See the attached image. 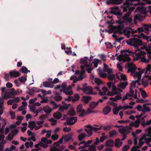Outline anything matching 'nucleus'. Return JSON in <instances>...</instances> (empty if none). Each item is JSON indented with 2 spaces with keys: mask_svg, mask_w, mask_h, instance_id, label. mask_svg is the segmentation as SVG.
<instances>
[{
  "mask_svg": "<svg viewBox=\"0 0 151 151\" xmlns=\"http://www.w3.org/2000/svg\"><path fill=\"white\" fill-rule=\"evenodd\" d=\"M1 96L3 99H7L10 98V95H16L15 90L14 88L7 89L6 87H3L1 89Z\"/></svg>",
  "mask_w": 151,
  "mask_h": 151,
  "instance_id": "f257e3e1",
  "label": "nucleus"
},
{
  "mask_svg": "<svg viewBox=\"0 0 151 151\" xmlns=\"http://www.w3.org/2000/svg\"><path fill=\"white\" fill-rule=\"evenodd\" d=\"M137 9L142 12V14L135 15L134 19V21H142L144 20L145 18L147 13L146 8L145 7H138L137 8Z\"/></svg>",
  "mask_w": 151,
  "mask_h": 151,
  "instance_id": "f03ea898",
  "label": "nucleus"
},
{
  "mask_svg": "<svg viewBox=\"0 0 151 151\" xmlns=\"http://www.w3.org/2000/svg\"><path fill=\"white\" fill-rule=\"evenodd\" d=\"M136 57V60H138L139 59H141V61L145 63H148L149 62V60H147L145 58V55L146 54L145 52L143 51L140 50H137L135 52Z\"/></svg>",
  "mask_w": 151,
  "mask_h": 151,
  "instance_id": "7ed1b4c3",
  "label": "nucleus"
},
{
  "mask_svg": "<svg viewBox=\"0 0 151 151\" xmlns=\"http://www.w3.org/2000/svg\"><path fill=\"white\" fill-rule=\"evenodd\" d=\"M127 43L131 46H133L136 47H137L139 46L142 45V41L135 38H133L126 41Z\"/></svg>",
  "mask_w": 151,
  "mask_h": 151,
  "instance_id": "20e7f679",
  "label": "nucleus"
},
{
  "mask_svg": "<svg viewBox=\"0 0 151 151\" xmlns=\"http://www.w3.org/2000/svg\"><path fill=\"white\" fill-rule=\"evenodd\" d=\"M103 127V126H101L99 128H96L93 127L90 125H88L86 126L85 127L87 128L85 129L84 130L88 134H89V136H88V137H89L91 136L92 134L93 131L96 132L98 130H101Z\"/></svg>",
  "mask_w": 151,
  "mask_h": 151,
  "instance_id": "39448f33",
  "label": "nucleus"
},
{
  "mask_svg": "<svg viewBox=\"0 0 151 151\" xmlns=\"http://www.w3.org/2000/svg\"><path fill=\"white\" fill-rule=\"evenodd\" d=\"M80 62L83 65L85 68H86V71L89 73H91L93 70V68H91L92 64H88V60L82 58L80 59Z\"/></svg>",
  "mask_w": 151,
  "mask_h": 151,
  "instance_id": "423d86ee",
  "label": "nucleus"
},
{
  "mask_svg": "<svg viewBox=\"0 0 151 151\" xmlns=\"http://www.w3.org/2000/svg\"><path fill=\"white\" fill-rule=\"evenodd\" d=\"M83 87L81 88L84 93H86L87 94L90 95L91 94L93 93L92 91L93 90L92 87L90 86H88L87 84L86 83H84L83 84Z\"/></svg>",
  "mask_w": 151,
  "mask_h": 151,
  "instance_id": "0eeeda50",
  "label": "nucleus"
},
{
  "mask_svg": "<svg viewBox=\"0 0 151 151\" xmlns=\"http://www.w3.org/2000/svg\"><path fill=\"white\" fill-rule=\"evenodd\" d=\"M146 132L147 133V134H145L143 135L142 137V139H145L146 140V142L148 144L151 141V138H147V136H149L151 137V126L148 128L146 130Z\"/></svg>",
  "mask_w": 151,
  "mask_h": 151,
  "instance_id": "6e6552de",
  "label": "nucleus"
},
{
  "mask_svg": "<svg viewBox=\"0 0 151 151\" xmlns=\"http://www.w3.org/2000/svg\"><path fill=\"white\" fill-rule=\"evenodd\" d=\"M119 8L118 6H116L113 7L110 11V12L112 14L118 16L117 18L122 19L123 14L122 12H119L117 11L119 10Z\"/></svg>",
  "mask_w": 151,
  "mask_h": 151,
  "instance_id": "1a4fd4ad",
  "label": "nucleus"
},
{
  "mask_svg": "<svg viewBox=\"0 0 151 151\" xmlns=\"http://www.w3.org/2000/svg\"><path fill=\"white\" fill-rule=\"evenodd\" d=\"M76 111L78 113H80V116L81 117L83 116L86 114V111L85 109H83V105L82 104H80L77 106Z\"/></svg>",
  "mask_w": 151,
  "mask_h": 151,
  "instance_id": "9d476101",
  "label": "nucleus"
},
{
  "mask_svg": "<svg viewBox=\"0 0 151 151\" xmlns=\"http://www.w3.org/2000/svg\"><path fill=\"white\" fill-rule=\"evenodd\" d=\"M128 67L129 69L127 72L128 73L131 72L132 75L134 73L135 70L137 68L135 65L133 64L132 63L129 64L128 65Z\"/></svg>",
  "mask_w": 151,
  "mask_h": 151,
  "instance_id": "9b49d317",
  "label": "nucleus"
},
{
  "mask_svg": "<svg viewBox=\"0 0 151 151\" xmlns=\"http://www.w3.org/2000/svg\"><path fill=\"white\" fill-rule=\"evenodd\" d=\"M124 27V26L123 24L119 25L117 27L115 26V29L113 32V33L115 34L119 33L120 35L122 34V30Z\"/></svg>",
  "mask_w": 151,
  "mask_h": 151,
  "instance_id": "f8f14e48",
  "label": "nucleus"
},
{
  "mask_svg": "<svg viewBox=\"0 0 151 151\" xmlns=\"http://www.w3.org/2000/svg\"><path fill=\"white\" fill-rule=\"evenodd\" d=\"M123 0H107L106 3L108 5L110 4L118 5L122 3Z\"/></svg>",
  "mask_w": 151,
  "mask_h": 151,
  "instance_id": "ddd939ff",
  "label": "nucleus"
},
{
  "mask_svg": "<svg viewBox=\"0 0 151 151\" xmlns=\"http://www.w3.org/2000/svg\"><path fill=\"white\" fill-rule=\"evenodd\" d=\"M140 124L139 119H137L134 122H132L130 123L129 129H132V127L134 126L135 128H137L139 126Z\"/></svg>",
  "mask_w": 151,
  "mask_h": 151,
  "instance_id": "4468645a",
  "label": "nucleus"
},
{
  "mask_svg": "<svg viewBox=\"0 0 151 151\" xmlns=\"http://www.w3.org/2000/svg\"><path fill=\"white\" fill-rule=\"evenodd\" d=\"M52 80V79H49V81L48 82L47 81L44 82L43 83V86L46 88H53L54 86L53 85H52V83L50 81Z\"/></svg>",
  "mask_w": 151,
  "mask_h": 151,
  "instance_id": "2eb2a0df",
  "label": "nucleus"
},
{
  "mask_svg": "<svg viewBox=\"0 0 151 151\" xmlns=\"http://www.w3.org/2000/svg\"><path fill=\"white\" fill-rule=\"evenodd\" d=\"M65 146L62 145L58 147H52L50 149V151H62L65 148Z\"/></svg>",
  "mask_w": 151,
  "mask_h": 151,
  "instance_id": "dca6fc26",
  "label": "nucleus"
},
{
  "mask_svg": "<svg viewBox=\"0 0 151 151\" xmlns=\"http://www.w3.org/2000/svg\"><path fill=\"white\" fill-rule=\"evenodd\" d=\"M125 51H126L128 53H130V54H133L132 51H129V50H127L126 51H125L124 50H121V54H120L119 56H118L117 58V60H121L122 59H123L124 58V55L122 54V53Z\"/></svg>",
  "mask_w": 151,
  "mask_h": 151,
  "instance_id": "f3484780",
  "label": "nucleus"
},
{
  "mask_svg": "<svg viewBox=\"0 0 151 151\" xmlns=\"http://www.w3.org/2000/svg\"><path fill=\"white\" fill-rule=\"evenodd\" d=\"M20 73L18 71L12 70L9 72V76L12 77H16L20 76Z\"/></svg>",
  "mask_w": 151,
  "mask_h": 151,
  "instance_id": "a211bd4d",
  "label": "nucleus"
},
{
  "mask_svg": "<svg viewBox=\"0 0 151 151\" xmlns=\"http://www.w3.org/2000/svg\"><path fill=\"white\" fill-rule=\"evenodd\" d=\"M107 85L109 88H110L112 86V90L113 91L116 92L117 90V88L113 82H109L107 83Z\"/></svg>",
  "mask_w": 151,
  "mask_h": 151,
  "instance_id": "6ab92c4d",
  "label": "nucleus"
},
{
  "mask_svg": "<svg viewBox=\"0 0 151 151\" xmlns=\"http://www.w3.org/2000/svg\"><path fill=\"white\" fill-rule=\"evenodd\" d=\"M111 107L109 106H106L103 109V113L105 115H106L110 112L111 110Z\"/></svg>",
  "mask_w": 151,
  "mask_h": 151,
  "instance_id": "aec40b11",
  "label": "nucleus"
},
{
  "mask_svg": "<svg viewBox=\"0 0 151 151\" xmlns=\"http://www.w3.org/2000/svg\"><path fill=\"white\" fill-rule=\"evenodd\" d=\"M128 83L127 82L125 81L120 83L118 85V87L122 89H124L126 86L128 85Z\"/></svg>",
  "mask_w": 151,
  "mask_h": 151,
  "instance_id": "412c9836",
  "label": "nucleus"
},
{
  "mask_svg": "<svg viewBox=\"0 0 151 151\" xmlns=\"http://www.w3.org/2000/svg\"><path fill=\"white\" fill-rule=\"evenodd\" d=\"M122 128H119L118 129V130L119 132L121 134L126 133V134H129V132L128 130L125 128V127H124L122 126Z\"/></svg>",
  "mask_w": 151,
  "mask_h": 151,
  "instance_id": "4be33fe9",
  "label": "nucleus"
},
{
  "mask_svg": "<svg viewBox=\"0 0 151 151\" xmlns=\"http://www.w3.org/2000/svg\"><path fill=\"white\" fill-rule=\"evenodd\" d=\"M134 76L135 78H137V79L136 80V81L138 82L140 81L142 77L141 72L139 71L138 72L136 73Z\"/></svg>",
  "mask_w": 151,
  "mask_h": 151,
  "instance_id": "5701e85b",
  "label": "nucleus"
},
{
  "mask_svg": "<svg viewBox=\"0 0 151 151\" xmlns=\"http://www.w3.org/2000/svg\"><path fill=\"white\" fill-rule=\"evenodd\" d=\"M53 116L55 118L57 119H60L62 116V114L59 111L54 113Z\"/></svg>",
  "mask_w": 151,
  "mask_h": 151,
  "instance_id": "b1692460",
  "label": "nucleus"
},
{
  "mask_svg": "<svg viewBox=\"0 0 151 151\" xmlns=\"http://www.w3.org/2000/svg\"><path fill=\"white\" fill-rule=\"evenodd\" d=\"M91 99L92 98L90 96H85L83 97L82 100L86 104H87Z\"/></svg>",
  "mask_w": 151,
  "mask_h": 151,
  "instance_id": "393cba45",
  "label": "nucleus"
},
{
  "mask_svg": "<svg viewBox=\"0 0 151 151\" xmlns=\"http://www.w3.org/2000/svg\"><path fill=\"white\" fill-rule=\"evenodd\" d=\"M73 136L72 134H66L64 135V139L65 142H68L71 140Z\"/></svg>",
  "mask_w": 151,
  "mask_h": 151,
  "instance_id": "a878e982",
  "label": "nucleus"
},
{
  "mask_svg": "<svg viewBox=\"0 0 151 151\" xmlns=\"http://www.w3.org/2000/svg\"><path fill=\"white\" fill-rule=\"evenodd\" d=\"M67 119L69 122L73 123L74 124L77 121V118L76 117H68Z\"/></svg>",
  "mask_w": 151,
  "mask_h": 151,
  "instance_id": "bb28decb",
  "label": "nucleus"
},
{
  "mask_svg": "<svg viewBox=\"0 0 151 151\" xmlns=\"http://www.w3.org/2000/svg\"><path fill=\"white\" fill-rule=\"evenodd\" d=\"M115 146L117 148H119L122 145V142H120V139L119 138H117L115 140Z\"/></svg>",
  "mask_w": 151,
  "mask_h": 151,
  "instance_id": "cd10ccee",
  "label": "nucleus"
},
{
  "mask_svg": "<svg viewBox=\"0 0 151 151\" xmlns=\"http://www.w3.org/2000/svg\"><path fill=\"white\" fill-rule=\"evenodd\" d=\"M124 29V28L122 29V34L124 33V35H126L127 38H129V37L130 33L131 32V31L130 30H127Z\"/></svg>",
  "mask_w": 151,
  "mask_h": 151,
  "instance_id": "c85d7f7f",
  "label": "nucleus"
},
{
  "mask_svg": "<svg viewBox=\"0 0 151 151\" xmlns=\"http://www.w3.org/2000/svg\"><path fill=\"white\" fill-rule=\"evenodd\" d=\"M43 109L44 112L46 113H50L52 110V109L48 106H44Z\"/></svg>",
  "mask_w": 151,
  "mask_h": 151,
  "instance_id": "c756f323",
  "label": "nucleus"
},
{
  "mask_svg": "<svg viewBox=\"0 0 151 151\" xmlns=\"http://www.w3.org/2000/svg\"><path fill=\"white\" fill-rule=\"evenodd\" d=\"M98 105V103L95 101H92L90 103L89 106L91 109H94Z\"/></svg>",
  "mask_w": 151,
  "mask_h": 151,
  "instance_id": "7c9ffc66",
  "label": "nucleus"
},
{
  "mask_svg": "<svg viewBox=\"0 0 151 151\" xmlns=\"http://www.w3.org/2000/svg\"><path fill=\"white\" fill-rule=\"evenodd\" d=\"M114 141L113 140H109L107 141L105 144V145L107 147H112L113 146Z\"/></svg>",
  "mask_w": 151,
  "mask_h": 151,
  "instance_id": "2f4dec72",
  "label": "nucleus"
},
{
  "mask_svg": "<svg viewBox=\"0 0 151 151\" xmlns=\"http://www.w3.org/2000/svg\"><path fill=\"white\" fill-rule=\"evenodd\" d=\"M42 142H44L46 144H51L52 141L51 140H48L45 137H42L41 139Z\"/></svg>",
  "mask_w": 151,
  "mask_h": 151,
  "instance_id": "473e14b6",
  "label": "nucleus"
},
{
  "mask_svg": "<svg viewBox=\"0 0 151 151\" xmlns=\"http://www.w3.org/2000/svg\"><path fill=\"white\" fill-rule=\"evenodd\" d=\"M86 136V134L85 133H83L78 136V138L79 141H81L85 138Z\"/></svg>",
  "mask_w": 151,
  "mask_h": 151,
  "instance_id": "72a5a7b5",
  "label": "nucleus"
},
{
  "mask_svg": "<svg viewBox=\"0 0 151 151\" xmlns=\"http://www.w3.org/2000/svg\"><path fill=\"white\" fill-rule=\"evenodd\" d=\"M142 84L146 88L148 86V81L147 80H145L144 79H142L141 80Z\"/></svg>",
  "mask_w": 151,
  "mask_h": 151,
  "instance_id": "f704fd0d",
  "label": "nucleus"
},
{
  "mask_svg": "<svg viewBox=\"0 0 151 151\" xmlns=\"http://www.w3.org/2000/svg\"><path fill=\"white\" fill-rule=\"evenodd\" d=\"M108 79L110 81H112L113 80H116L115 75L114 74L108 75Z\"/></svg>",
  "mask_w": 151,
  "mask_h": 151,
  "instance_id": "c9c22d12",
  "label": "nucleus"
},
{
  "mask_svg": "<svg viewBox=\"0 0 151 151\" xmlns=\"http://www.w3.org/2000/svg\"><path fill=\"white\" fill-rule=\"evenodd\" d=\"M4 104L3 101H2L0 102V119H1V116L3 113V107Z\"/></svg>",
  "mask_w": 151,
  "mask_h": 151,
  "instance_id": "e433bc0d",
  "label": "nucleus"
},
{
  "mask_svg": "<svg viewBox=\"0 0 151 151\" xmlns=\"http://www.w3.org/2000/svg\"><path fill=\"white\" fill-rule=\"evenodd\" d=\"M75 114L76 113L73 108H72L68 113V115L71 116H74Z\"/></svg>",
  "mask_w": 151,
  "mask_h": 151,
  "instance_id": "4c0bfd02",
  "label": "nucleus"
},
{
  "mask_svg": "<svg viewBox=\"0 0 151 151\" xmlns=\"http://www.w3.org/2000/svg\"><path fill=\"white\" fill-rule=\"evenodd\" d=\"M146 116H143L141 119H139L140 124L141 123L143 126H145L146 125V122L145 120V118Z\"/></svg>",
  "mask_w": 151,
  "mask_h": 151,
  "instance_id": "58836bf2",
  "label": "nucleus"
},
{
  "mask_svg": "<svg viewBox=\"0 0 151 151\" xmlns=\"http://www.w3.org/2000/svg\"><path fill=\"white\" fill-rule=\"evenodd\" d=\"M141 146L140 145L137 146H134L131 149V151H140V150L137 149V148L139 149Z\"/></svg>",
  "mask_w": 151,
  "mask_h": 151,
  "instance_id": "ea45409f",
  "label": "nucleus"
},
{
  "mask_svg": "<svg viewBox=\"0 0 151 151\" xmlns=\"http://www.w3.org/2000/svg\"><path fill=\"white\" fill-rule=\"evenodd\" d=\"M29 125L28 127H35L36 126L35 122L34 121H29L28 122Z\"/></svg>",
  "mask_w": 151,
  "mask_h": 151,
  "instance_id": "a19ab883",
  "label": "nucleus"
},
{
  "mask_svg": "<svg viewBox=\"0 0 151 151\" xmlns=\"http://www.w3.org/2000/svg\"><path fill=\"white\" fill-rule=\"evenodd\" d=\"M142 37L144 39H145L147 40H148L149 37L144 35L143 33H141L139 35H138L139 38H141Z\"/></svg>",
  "mask_w": 151,
  "mask_h": 151,
  "instance_id": "79ce46f5",
  "label": "nucleus"
},
{
  "mask_svg": "<svg viewBox=\"0 0 151 151\" xmlns=\"http://www.w3.org/2000/svg\"><path fill=\"white\" fill-rule=\"evenodd\" d=\"M20 71L22 73H27V68L24 66H22L20 69Z\"/></svg>",
  "mask_w": 151,
  "mask_h": 151,
  "instance_id": "37998d69",
  "label": "nucleus"
},
{
  "mask_svg": "<svg viewBox=\"0 0 151 151\" xmlns=\"http://www.w3.org/2000/svg\"><path fill=\"white\" fill-rule=\"evenodd\" d=\"M109 134H110L109 137H111L117 135V132L115 130H113L109 132Z\"/></svg>",
  "mask_w": 151,
  "mask_h": 151,
  "instance_id": "c03bdc74",
  "label": "nucleus"
},
{
  "mask_svg": "<svg viewBox=\"0 0 151 151\" xmlns=\"http://www.w3.org/2000/svg\"><path fill=\"white\" fill-rule=\"evenodd\" d=\"M110 29H109L108 31V32L109 34H111L113 33V32L115 29V26H111V27H110Z\"/></svg>",
  "mask_w": 151,
  "mask_h": 151,
  "instance_id": "a18cd8bd",
  "label": "nucleus"
},
{
  "mask_svg": "<svg viewBox=\"0 0 151 151\" xmlns=\"http://www.w3.org/2000/svg\"><path fill=\"white\" fill-rule=\"evenodd\" d=\"M56 94L57 96L55 98V100L57 101H61L62 99V96H59V93H56Z\"/></svg>",
  "mask_w": 151,
  "mask_h": 151,
  "instance_id": "49530a36",
  "label": "nucleus"
},
{
  "mask_svg": "<svg viewBox=\"0 0 151 151\" xmlns=\"http://www.w3.org/2000/svg\"><path fill=\"white\" fill-rule=\"evenodd\" d=\"M118 92H112L111 91H108L107 93V95L111 96H113L115 95H118Z\"/></svg>",
  "mask_w": 151,
  "mask_h": 151,
  "instance_id": "de8ad7c7",
  "label": "nucleus"
},
{
  "mask_svg": "<svg viewBox=\"0 0 151 151\" xmlns=\"http://www.w3.org/2000/svg\"><path fill=\"white\" fill-rule=\"evenodd\" d=\"M18 80L20 81L21 83H24L27 80L25 76H22L18 78Z\"/></svg>",
  "mask_w": 151,
  "mask_h": 151,
  "instance_id": "09e8293b",
  "label": "nucleus"
},
{
  "mask_svg": "<svg viewBox=\"0 0 151 151\" xmlns=\"http://www.w3.org/2000/svg\"><path fill=\"white\" fill-rule=\"evenodd\" d=\"M88 149L89 150V151H96V146L95 145L92 144L91 146H90Z\"/></svg>",
  "mask_w": 151,
  "mask_h": 151,
  "instance_id": "8fccbe9b",
  "label": "nucleus"
},
{
  "mask_svg": "<svg viewBox=\"0 0 151 151\" xmlns=\"http://www.w3.org/2000/svg\"><path fill=\"white\" fill-rule=\"evenodd\" d=\"M100 61L98 59H96L94 60V61L92 62L94 64V67L95 68H97L98 67V65Z\"/></svg>",
  "mask_w": 151,
  "mask_h": 151,
  "instance_id": "3c124183",
  "label": "nucleus"
},
{
  "mask_svg": "<svg viewBox=\"0 0 151 151\" xmlns=\"http://www.w3.org/2000/svg\"><path fill=\"white\" fill-rule=\"evenodd\" d=\"M125 59L123 60L124 62L125 61H129L131 60V58L129 56V55L125 53L124 54Z\"/></svg>",
  "mask_w": 151,
  "mask_h": 151,
  "instance_id": "603ef678",
  "label": "nucleus"
},
{
  "mask_svg": "<svg viewBox=\"0 0 151 151\" xmlns=\"http://www.w3.org/2000/svg\"><path fill=\"white\" fill-rule=\"evenodd\" d=\"M94 81L95 83L98 85L103 83L102 81L99 78H96L94 79Z\"/></svg>",
  "mask_w": 151,
  "mask_h": 151,
  "instance_id": "864d4df0",
  "label": "nucleus"
},
{
  "mask_svg": "<svg viewBox=\"0 0 151 151\" xmlns=\"http://www.w3.org/2000/svg\"><path fill=\"white\" fill-rule=\"evenodd\" d=\"M80 98V96L78 94H75L74 98L73 99L72 101L74 102L75 101H78Z\"/></svg>",
  "mask_w": 151,
  "mask_h": 151,
  "instance_id": "5fc2aeb1",
  "label": "nucleus"
},
{
  "mask_svg": "<svg viewBox=\"0 0 151 151\" xmlns=\"http://www.w3.org/2000/svg\"><path fill=\"white\" fill-rule=\"evenodd\" d=\"M81 70L80 73V74L81 75H84V74L85 73V68L83 65L81 66Z\"/></svg>",
  "mask_w": 151,
  "mask_h": 151,
  "instance_id": "6e6d98bb",
  "label": "nucleus"
},
{
  "mask_svg": "<svg viewBox=\"0 0 151 151\" xmlns=\"http://www.w3.org/2000/svg\"><path fill=\"white\" fill-rule=\"evenodd\" d=\"M131 14V12L130 11H128V12L126 13L124 16H122V19H126L127 17H129L130 15Z\"/></svg>",
  "mask_w": 151,
  "mask_h": 151,
  "instance_id": "4d7b16f0",
  "label": "nucleus"
},
{
  "mask_svg": "<svg viewBox=\"0 0 151 151\" xmlns=\"http://www.w3.org/2000/svg\"><path fill=\"white\" fill-rule=\"evenodd\" d=\"M143 110H144L146 112H149L150 111V108L148 106H147L146 104H144L143 105Z\"/></svg>",
  "mask_w": 151,
  "mask_h": 151,
  "instance_id": "13d9d810",
  "label": "nucleus"
},
{
  "mask_svg": "<svg viewBox=\"0 0 151 151\" xmlns=\"http://www.w3.org/2000/svg\"><path fill=\"white\" fill-rule=\"evenodd\" d=\"M31 88L32 91H33L34 93L35 92H39L40 91V90H41V89H38L35 87H33Z\"/></svg>",
  "mask_w": 151,
  "mask_h": 151,
  "instance_id": "bf43d9fd",
  "label": "nucleus"
},
{
  "mask_svg": "<svg viewBox=\"0 0 151 151\" xmlns=\"http://www.w3.org/2000/svg\"><path fill=\"white\" fill-rule=\"evenodd\" d=\"M103 127L104 130L108 131L110 130L111 129V128L112 127V126L110 125H108L106 126H104Z\"/></svg>",
  "mask_w": 151,
  "mask_h": 151,
  "instance_id": "052dcab7",
  "label": "nucleus"
},
{
  "mask_svg": "<svg viewBox=\"0 0 151 151\" xmlns=\"http://www.w3.org/2000/svg\"><path fill=\"white\" fill-rule=\"evenodd\" d=\"M119 109L118 108L116 107L113 109V112L115 114L117 115L118 114Z\"/></svg>",
  "mask_w": 151,
  "mask_h": 151,
  "instance_id": "680f3d73",
  "label": "nucleus"
},
{
  "mask_svg": "<svg viewBox=\"0 0 151 151\" xmlns=\"http://www.w3.org/2000/svg\"><path fill=\"white\" fill-rule=\"evenodd\" d=\"M129 90V92L131 94L129 93V96L133 97L134 95V90L131 87L130 88Z\"/></svg>",
  "mask_w": 151,
  "mask_h": 151,
  "instance_id": "e2e57ef3",
  "label": "nucleus"
},
{
  "mask_svg": "<svg viewBox=\"0 0 151 151\" xmlns=\"http://www.w3.org/2000/svg\"><path fill=\"white\" fill-rule=\"evenodd\" d=\"M146 27H145V29L147 31H150L151 29V24L146 25Z\"/></svg>",
  "mask_w": 151,
  "mask_h": 151,
  "instance_id": "0e129e2a",
  "label": "nucleus"
},
{
  "mask_svg": "<svg viewBox=\"0 0 151 151\" xmlns=\"http://www.w3.org/2000/svg\"><path fill=\"white\" fill-rule=\"evenodd\" d=\"M130 146L128 145H125L122 149V151H127L128 149H129Z\"/></svg>",
  "mask_w": 151,
  "mask_h": 151,
  "instance_id": "69168bd1",
  "label": "nucleus"
},
{
  "mask_svg": "<svg viewBox=\"0 0 151 151\" xmlns=\"http://www.w3.org/2000/svg\"><path fill=\"white\" fill-rule=\"evenodd\" d=\"M51 137L52 139L55 140H57L59 136L57 134H53L52 135Z\"/></svg>",
  "mask_w": 151,
  "mask_h": 151,
  "instance_id": "338daca9",
  "label": "nucleus"
},
{
  "mask_svg": "<svg viewBox=\"0 0 151 151\" xmlns=\"http://www.w3.org/2000/svg\"><path fill=\"white\" fill-rule=\"evenodd\" d=\"M141 95L142 97L144 98H145L147 96L146 91L144 90L142 91V92Z\"/></svg>",
  "mask_w": 151,
  "mask_h": 151,
  "instance_id": "774afa93",
  "label": "nucleus"
}]
</instances>
